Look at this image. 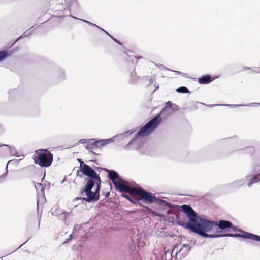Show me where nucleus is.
Masks as SVG:
<instances>
[{
  "label": "nucleus",
  "mask_w": 260,
  "mask_h": 260,
  "mask_svg": "<svg viewBox=\"0 0 260 260\" xmlns=\"http://www.w3.org/2000/svg\"><path fill=\"white\" fill-rule=\"evenodd\" d=\"M35 188L37 190L40 189L42 193L44 192V187L43 184L41 183H37V184L35 185Z\"/></svg>",
  "instance_id": "29"
},
{
  "label": "nucleus",
  "mask_w": 260,
  "mask_h": 260,
  "mask_svg": "<svg viewBox=\"0 0 260 260\" xmlns=\"http://www.w3.org/2000/svg\"><path fill=\"white\" fill-rule=\"evenodd\" d=\"M140 201L141 200H138L137 201L135 205H138L140 207H142L143 208H146L148 210H150L149 208H148L147 206H146L145 205H143L141 202H140Z\"/></svg>",
  "instance_id": "35"
},
{
  "label": "nucleus",
  "mask_w": 260,
  "mask_h": 260,
  "mask_svg": "<svg viewBox=\"0 0 260 260\" xmlns=\"http://www.w3.org/2000/svg\"><path fill=\"white\" fill-rule=\"evenodd\" d=\"M101 141V147H104L107 144L114 142L115 140V137H112L108 139H100Z\"/></svg>",
  "instance_id": "17"
},
{
  "label": "nucleus",
  "mask_w": 260,
  "mask_h": 260,
  "mask_svg": "<svg viewBox=\"0 0 260 260\" xmlns=\"http://www.w3.org/2000/svg\"><path fill=\"white\" fill-rule=\"evenodd\" d=\"M57 76L59 80L64 79L66 76L64 71L62 70H59L57 73Z\"/></svg>",
  "instance_id": "27"
},
{
  "label": "nucleus",
  "mask_w": 260,
  "mask_h": 260,
  "mask_svg": "<svg viewBox=\"0 0 260 260\" xmlns=\"http://www.w3.org/2000/svg\"><path fill=\"white\" fill-rule=\"evenodd\" d=\"M28 36V34H27V31L24 32L22 35H21L20 36H19L14 42H13L11 45L9 46L8 47V49L11 48L18 40L21 39L23 37H25Z\"/></svg>",
  "instance_id": "25"
},
{
  "label": "nucleus",
  "mask_w": 260,
  "mask_h": 260,
  "mask_svg": "<svg viewBox=\"0 0 260 260\" xmlns=\"http://www.w3.org/2000/svg\"><path fill=\"white\" fill-rule=\"evenodd\" d=\"M138 200L137 199L135 198V197H132L130 198V200L128 201H130L131 203L136 204L137 201Z\"/></svg>",
  "instance_id": "40"
},
{
  "label": "nucleus",
  "mask_w": 260,
  "mask_h": 260,
  "mask_svg": "<svg viewBox=\"0 0 260 260\" xmlns=\"http://www.w3.org/2000/svg\"><path fill=\"white\" fill-rule=\"evenodd\" d=\"M252 172L254 175H248L245 177L246 185L250 187L254 184L260 181V164L255 163L252 166Z\"/></svg>",
  "instance_id": "8"
},
{
  "label": "nucleus",
  "mask_w": 260,
  "mask_h": 260,
  "mask_svg": "<svg viewBox=\"0 0 260 260\" xmlns=\"http://www.w3.org/2000/svg\"><path fill=\"white\" fill-rule=\"evenodd\" d=\"M18 48H15L9 51H0V62L4 61L5 59L11 56L13 53L18 51Z\"/></svg>",
  "instance_id": "14"
},
{
  "label": "nucleus",
  "mask_w": 260,
  "mask_h": 260,
  "mask_svg": "<svg viewBox=\"0 0 260 260\" xmlns=\"http://www.w3.org/2000/svg\"><path fill=\"white\" fill-rule=\"evenodd\" d=\"M210 221L213 224L215 231L219 234L226 235V233L230 232L231 231L233 232L237 231V227L229 220L224 219L218 221L210 220Z\"/></svg>",
  "instance_id": "5"
},
{
  "label": "nucleus",
  "mask_w": 260,
  "mask_h": 260,
  "mask_svg": "<svg viewBox=\"0 0 260 260\" xmlns=\"http://www.w3.org/2000/svg\"><path fill=\"white\" fill-rule=\"evenodd\" d=\"M176 92L179 93H181V94L189 93H190V91L188 90V89L185 86H181V87H178L176 89Z\"/></svg>",
  "instance_id": "21"
},
{
  "label": "nucleus",
  "mask_w": 260,
  "mask_h": 260,
  "mask_svg": "<svg viewBox=\"0 0 260 260\" xmlns=\"http://www.w3.org/2000/svg\"><path fill=\"white\" fill-rule=\"evenodd\" d=\"M92 168L96 172H97L96 171H98L99 172L98 173L100 174V173L101 172V168L94 166V168Z\"/></svg>",
  "instance_id": "43"
},
{
  "label": "nucleus",
  "mask_w": 260,
  "mask_h": 260,
  "mask_svg": "<svg viewBox=\"0 0 260 260\" xmlns=\"http://www.w3.org/2000/svg\"><path fill=\"white\" fill-rule=\"evenodd\" d=\"M235 151H244L245 153L252 155L255 152V148L252 146H245V147L236 149Z\"/></svg>",
  "instance_id": "16"
},
{
  "label": "nucleus",
  "mask_w": 260,
  "mask_h": 260,
  "mask_svg": "<svg viewBox=\"0 0 260 260\" xmlns=\"http://www.w3.org/2000/svg\"><path fill=\"white\" fill-rule=\"evenodd\" d=\"M150 83H153V81H154V79L153 78H151L150 79Z\"/></svg>",
  "instance_id": "54"
},
{
  "label": "nucleus",
  "mask_w": 260,
  "mask_h": 260,
  "mask_svg": "<svg viewBox=\"0 0 260 260\" xmlns=\"http://www.w3.org/2000/svg\"><path fill=\"white\" fill-rule=\"evenodd\" d=\"M96 27L97 28H98L99 29L101 30L102 31L104 32L105 34H106V35H107L108 36V34H109V32H108L107 31H106L105 30H104V29L102 28L101 27H100V26H96Z\"/></svg>",
  "instance_id": "42"
},
{
  "label": "nucleus",
  "mask_w": 260,
  "mask_h": 260,
  "mask_svg": "<svg viewBox=\"0 0 260 260\" xmlns=\"http://www.w3.org/2000/svg\"><path fill=\"white\" fill-rule=\"evenodd\" d=\"M76 226H77V224H75L74 227L73 229L72 233H73V234H74V233L76 232Z\"/></svg>",
  "instance_id": "47"
},
{
  "label": "nucleus",
  "mask_w": 260,
  "mask_h": 260,
  "mask_svg": "<svg viewBox=\"0 0 260 260\" xmlns=\"http://www.w3.org/2000/svg\"><path fill=\"white\" fill-rule=\"evenodd\" d=\"M190 248V247L189 244H183L182 248L179 251V252H181L182 251H183L184 252L183 254H186V253L189 251Z\"/></svg>",
  "instance_id": "24"
},
{
  "label": "nucleus",
  "mask_w": 260,
  "mask_h": 260,
  "mask_svg": "<svg viewBox=\"0 0 260 260\" xmlns=\"http://www.w3.org/2000/svg\"><path fill=\"white\" fill-rule=\"evenodd\" d=\"M181 209L186 215L188 221L186 222L179 219L177 221L178 225L189 230L203 238H218L222 237V235L218 234L216 232L212 234H208V232H211L214 229L213 224L210 222L209 219L199 215L190 205H182Z\"/></svg>",
  "instance_id": "1"
},
{
  "label": "nucleus",
  "mask_w": 260,
  "mask_h": 260,
  "mask_svg": "<svg viewBox=\"0 0 260 260\" xmlns=\"http://www.w3.org/2000/svg\"><path fill=\"white\" fill-rule=\"evenodd\" d=\"M207 106H208V107H215V106H220V104H211V105H208Z\"/></svg>",
  "instance_id": "45"
},
{
  "label": "nucleus",
  "mask_w": 260,
  "mask_h": 260,
  "mask_svg": "<svg viewBox=\"0 0 260 260\" xmlns=\"http://www.w3.org/2000/svg\"><path fill=\"white\" fill-rule=\"evenodd\" d=\"M38 219H39L38 228L40 229V222L41 217L38 216Z\"/></svg>",
  "instance_id": "52"
},
{
  "label": "nucleus",
  "mask_w": 260,
  "mask_h": 260,
  "mask_svg": "<svg viewBox=\"0 0 260 260\" xmlns=\"http://www.w3.org/2000/svg\"><path fill=\"white\" fill-rule=\"evenodd\" d=\"M7 173H8V170H7V172L6 173V174H3V175H2V176H0V179H1L2 177H3V176H5V175H6Z\"/></svg>",
  "instance_id": "55"
},
{
  "label": "nucleus",
  "mask_w": 260,
  "mask_h": 260,
  "mask_svg": "<svg viewBox=\"0 0 260 260\" xmlns=\"http://www.w3.org/2000/svg\"><path fill=\"white\" fill-rule=\"evenodd\" d=\"M245 183H246V179L244 178L236 180L232 183L228 184L227 186L231 188L236 189L244 185Z\"/></svg>",
  "instance_id": "15"
},
{
  "label": "nucleus",
  "mask_w": 260,
  "mask_h": 260,
  "mask_svg": "<svg viewBox=\"0 0 260 260\" xmlns=\"http://www.w3.org/2000/svg\"><path fill=\"white\" fill-rule=\"evenodd\" d=\"M220 106H226V107H241V104H220Z\"/></svg>",
  "instance_id": "33"
},
{
  "label": "nucleus",
  "mask_w": 260,
  "mask_h": 260,
  "mask_svg": "<svg viewBox=\"0 0 260 260\" xmlns=\"http://www.w3.org/2000/svg\"><path fill=\"white\" fill-rule=\"evenodd\" d=\"M132 191V190L129 187L122 184V186H121V187L120 188L119 192H120L121 193L124 192L130 193Z\"/></svg>",
  "instance_id": "19"
},
{
  "label": "nucleus",
  "mask_w": 260,
  "mask_h": 260,
  "mask_svg": "<svg viewBox=\"0 0 260 260\" xmlns=\"http://www.w3.org/2000/svg\"><path fill=\"white\" fill-rule=\"evenodd\" d=\"M128 193L124 192V193H123L121 194L123 197H124L125 198H126V199L129 200H130V198H131V196L129 195Z\"/></svg>",
  "instance_id": "39"
},
{
  "label": "nucleus",
  "mask_w": 260,
  "mask_h": 260,
  "mask_svg": "<svg viewBox=\"0 0 260 260\" xmlns=\"http://www.w3.org/2000/svg\"><path fill=\"white\" fill-rule=\"evenodd\" d=\"M108 36L110 37L115 43H117L118 44L120 45H122L121 42H120L119 40H118L116 38H114L112 35L111 34H108Z\"/></svg>",
  "instance_id": "36"
},
{
  "label": "nucleus",
  "mask_w": 260,
  "mask_h": 260,
  "mask_svg": "<svg viewBox=\"0 0 260 260\" xmlns=\"http://www.w3.org/2000/svg\"><path fill=\"white\" fill-rule=\"evenodd\" d=\"M9 163V161H8L7 163V165H8Z\"/></svg>",
  "instance_id": "63"
},
{
  "label": "nucleus",
  "mask_w": 260,
  "mask_h": 260,
  "mask_svg": "<svg viewBox=\"0 0 260 260\" xmlns=\"http://www.w3.org/2000/svg\"><path fill=\"white\" fill-rule=\"evenodd\" d=\"M29 239H28L25 242H24V243H23L22 244H21L17 249H19V248H20L21 247H22L23 245H24L28 241Z\"/></svg>",
  "instance_id": "53"
},
{
  "label": "nucleus",
  "mask_w": 260,
  "mask_h": 260,
  "mask_svg": "<svg viewBox=\"0 0 260 260\" xmlns=\"http://www.w3.org/2000/svg\"><path fill=\"white\" fill-rule=\"evenodd\" d=\"M69 215L70 213L67 212H64L61 214V215L62 216V218L64 220L69 216Z\"/></svg>",
  "instance_id": "37"
},
{
  "label": "nucleus",
  "mask_w": 260,
  "mask_h": 260,
  "mask_svg": "<svg viewBox=\"0 0 260 260\" xmlns=\"http://www.w3.org/2000/svg\"><path fill=\"white\" fill-rule=\"evenodd\" d=\"M91 161L94 162L95 163H96L98 164V162L96 160H91Z\"/></svg>",
  "instance_id": "60"
},
{
  "label": "nucleus",
  "mask_w": 260,
  "mask_h": 260,
  "mask_svg": "<svg viewBox=\"0 0 260 260\" xmlns=\"http://www.w3.org/2000/svg\"><path fill=\"white\" fill-rule=\"evenodd\" d=\"M90 140L89 139H81L79 140L78 143H81V144H88L90 142Z\"/></svg>",
  "instance_id": "34"
},
{
  "label": "nucleus",
  "mask_w": 260,
  "mask_h": 260,
  "mask_svg": "<svg viewBox=\"0 0 260 260\" xmlns=\"http://www.w3.org/2000/svg\"><path fill=\"white\" fill-rule=\"evenodd\" d=\"M39 200H37V211H39V207H38V205H39Z\"/></svg>",
  "instance_id": "56"
},
{
  "label": "nucleus",
  "mask_w": 260,
  "mask_h": 260,
  "mask_svg": "<svg viewBox=\"0 0 260 260\" xmlns=\"http://www.w3.org/2000/svg\"><path fill=\"white\" fill-rule=\"evenodd\" d=\"M6 146L9 147V148H10V154L12 155L19 157V155L18 154V152H17L16 149H15V147H11L10 145Z\"/></svg>",
  "instance_id": "26"
},
{
  "label": "nucleus",
  "mask_w": 260,
  "mask_h": 260,
  "mask_svg": "<svg viewBox=\"0 0 260 260\" xmlns=\"http://www.w3.org/2000/svg\"><path fill=\"white\" fill-rule=\"evenodd\" d=\"M104 170L108 174V179L112 182L116 180L123 181V179L119 176L118 173L116 171L109 170L107 168L104 169Z\"/></svg>",
  "instance_id": "12"
},
{
  "label": "nucleus",
  "mask_w": 260,
  "mask_h": 260,
  "mask_svg": "<svg viewBox=\"0 0 260 260\" xmlns=\"http://www.w3.org/2000/svg\"><path fill=\"white\" fill-rule=\"evenodd\" d=\"M74 234H73V233H72L70 235L68 238L71 241L74 238Z\"/></svg>",
  "instance_id": "44"
},
{
  "label": "nucleus",
  "mask_w": 260,
  "mask_h": 260,
  "mask_svg": "<svg viewBox=\"0 0 260 260\" xmlns=\"http://www.w3.org/2000/svg\"><path fill=\"white\" fill-rule=\"evenodd\" d=\"M122 181H120L119 180H116V181H113L112 183L114 185V187L115 188V190L117 191H119L120 190V188L121 187V186H122V184L121 183ZM122 182H124V180H123V181Z\"/></svg>",
  "instance_id": "23"
},
{
  "label": "nucleus",
  "mask_w": 260,
  "mask_h": 260,
  "mask_svg": "<svg viewBox=\"0 0 260 260\" xmlns=\"http://www.w3.org/2000/svg\"><path fill=\"white\" fill-rule=\"evenodd\" d=\"M143 247V244L142 245H140V243L139 244H138V247L139 248L140 247Z\"/></svg>",
  "instance_id": "57"
},
{
  "label": "nucleus",
  "mask_w": 260,
  "mask_h": 260,
  "mask_svg": "<svg viewBox=\"0 0 260 260\" xmlns=\"http://www.w3.org/2000/svg\"><path fill=\"white\" fill-rule=\"evenodd\" d=\"M85 148L86 149H87L89 151H90L92 153V154H94V155H98V154H96L95 152H93L92 151V150L93 149V146L91 144L90 142L86 146H85Z\"/></svg>",
  "instance_id": "32"
},
{
  "label": "nucleus",
  "mask_w": 260,
  "mask_h": 260,
  "mask_svg": "<svg viewBox=\"0 0 260 260\" xmlns=\"http://www.w3.org/2000/svg\"><path fill=\"white\" fill-rule=\"evenodd\" d=\"M70 241H71V240L69 239V238H67L65 240V241L62 243V244H65L66 243H69Z\"/></svg>",
  "instance_id": "46"
},
{
  "label": "nucleus",
  "mask_w": 260,
  "mask_h": 260,
  "mask_svg": "<svg viewBox=\"0 0 260 260\" xmlns=\"http://www.w3.org/2000/svg\"><path fill=\"white\" fill-rule=\"evenodd\" d=\"M64 1L69 9L71 8H75L77 5L76 0H64Z\"/></svg>",
  "instance_id": "18"
},
{
  "label": "nucleus",
  "mask_w": 260,
  "mask_h": 260,
  "mask_svg": "<svg viewBox=\"0 0 260 260\" xmlns=\"http://www.w3.org/2000/svg\"><path fill=\"white\" fill-rule=\"evenodd\" d=\"M139 194L141 196L140 200L146 204L154 203L160 206L167 208H171L172 206L170 202L163 200L162 198L156 197L154 194L144 189L141 188L139 190Z\"/></svg>",
  "instance_id": "4"
},
{
  "label": "nucleus",
  "mask_w": 260,
  "mask_h": 260,
  "mask_svg": "<svg viewBox=\"0 0 260 260\" xmlns=\"http://www.w3.org/2000/svg\"><path fill=\"white\" fill-rule=\"evenodd\" d=\"M3 146H8V145H7V144H2V145H0V147H2Z\"/></svg>",
  "instance_id": "58"
},
{
  "label": "nucleus",
  "mask_w": 260,
  "mask_h": 260,
  "mask_svg": "<svg viewBox=\"0 0 260 260\" xmlns=\"http://www.w3.org/2000/svg\"><path fill=\"white\" fill-rule=\"evenodd\" d=\"M90 139V143L93 147H95L96 148L101 147V141H100V139L95 138Z\"/></svg>",
  "instance_id": "22"
},
{
  "label": "nucleus",
  "mask_w": 260,
  "mask_h": 260,
  "mask_svg": "<svg viewBox=\"0 0 260 260\" xmlns=\"http://www.w3.org/2000/svg\"><path fill=\"white\" fill-rule=\"evenodd\" d=\"M86 174V177L85 178V181L88 182L91 180L95 185V192L100 196V192L101 188L102 180L100 178V175L95 170H92L90 169L83 171Z\"/></svg>",
  "instance_id": "7"
},
{
  "label": "nucleus",
  "mask_w": 260,
  "mask_h": 260,
  "mask_svg": "<svg viewBox=\"0 0 260 260\" xmlns=\"http://www.w3.org/2000/svg\"><path fill=\"white\" fill-rule=\"evenodd\" d=\"M94 186V183L91 180L86 182L85 185L80 192L81 196H86V197H84L83 201L89 203H95L100 199V196L95 191H92Z\"/></svg>",
  "instance_id": "6"
},
{
  "label": "nucleus",
  "mask_w": 260,
  "mask_h": 260,
  "mask_svg": "<svg viewBox=\"0 0 260 260\" xmlns=\"http://www.w3.org/2000/svg\"><path fill=\"white\" fill-rule=\"evenodd\" d=\"M46 183H47V184H49V185H50V183H49V182H48L47 181H46Z\"/></svg>",
  "instance_id": "62"
},
{
  "label": "nucleus",
  "mask_w": 260,
  "mask_h": 260,
  "mask_svg": "<svg viewBox=\"0 0 260 260\" xmlns=\"http://www.w3.org/2000/svg\"><path fill=\"white\" fill-rule=\"evenodd\" d=\"M252 69H253V68H252L251 67H245L244 68V70H251L252 71Z\"/></svg>",
  "instance_id": "50"
},
{
  "label": "nucleus",
  "mask_w": 260,
  "mask_h": 260,
  "mask_svg": "<svg viewBox=\"0 0 260 260\" xmlns=\"http://www.w3.org/2000/svg\"><path fill=\"white\" fill-rule=\"evenodd\" d=\"M71 17H72L73 18L75 19H77V20H81L83 22H84V23H87L88 24H89V25L90 26H95L96 27V26H97V25L91 22H89L87 20H84V19H80V18H78L75 16H73L72 15L71 16Z\"/></svg>",
  "instance_id": "28"
},
{
  "label": "nucleus",
  "mask_w": 260,
  "mask_h": 260,
  "mask_svg": "<svg viewBox=\"0 0 260 260\" xmlns=\"http://www.w3.org/2000/svg\"><path fill=\"white\" fill-rule=\"evenodd\" d=\"M128 193L124 192V193H123L121 194L123 197H124L125 198H126V199L129 200H130V198H131V196L129 195Z\"/></svg>",
  "instance_id": "38"
},
{
  "label": "nucleus",
  "mask_w": 260,
  "mask_h": 260,
  "mask_svg": "<svg viewBox=\"0 0 260 260\" xmlns=\"http://www.w3.org/2000/svg\"><path fill=\"white\" fill-rule=\"evenodd\" d=\"M110 192H108L105 193H103V194H104L106 198H108L110 196Z\"/></svg>",
  "instance_id": "49"
},
{
  "label": "nucleus",
  "mask_w": 260,
  "mask_h": 260,
  "mask_svg": "<svg viewBox=\"0 0 260 260\" xmlns=\"http://www.w3.org/2000/svg\"><path fill=\"white\" fill-rule=\"evenodd\" d=\"M252 72L254 73H260V67L253 68Z\"/></svg>",
  "instance_id": "41"
},
{
  "label": "nucleus",
  "mask_w": 260,
  "mask_h": 260,
  "mask_svg": "<svg viewBox=\"0 0 260 260\" xmlns=\"http://www.w3.org/2000/svg\"><path fill=\"white\" fill-rule=\"evenodd\" d=\"M130 76L132 83H135L140 78V77L137 75L135 69L131 72Z\"/></svg>",
  "instance_id": "20"
},
{
  "label": "nucleus",
  "mask_w": 260,
  "mask_h": 260,
  "mask_svg": "<svg viewBox=\"0 0 260 260\" xmlns=\"http://www.w3.org/2000/svg\"><path fill=\"white\" fill-rule=\"evenodd\" d=\"M159 67L163 68L164 69H165L166 70L170 71H171V72H173L175 73L177 75H181V74H182V73L181 72H180V71H176V70H171V69H170L169 68H167V67H165L163 64H160Z\"/></svg>",
  "instance_id": "31"
},
{
  "label": "nucleus",
  "mask_w": 260,
  "mask_h": 260,
  "mask_svg": "<svg viewBox=\"0 0 260 260\" xmlns=\"http://www.w3.org/2000/svg\"><path fill=\"white\" fill-rule=\"evenodd\" d=\"M32 158L36 164L41 167H49L53 159V154L47 149H41L36 150Z\"/></svg>",
  "instance_id": "3"
},
{
  "label": "nucleus",
  "mask_w": 260,
  "mask_h": 260,
  "mask_svg": "<svg viewBox=\"0 0 260 260\" xmlns=\"http://www.w3.org/2000/svg\"><path fill=\"white\" fill-rule=\"evenodd\" d=\"M171 109L173 111L179 110L178 105L168 101L166 102L165 107L161 110L160 113L155 115L149 121L142 126L139 131L134 135L129 142L124 146V149L126 151H130L135 149L132 148L138 138L139 137H145L150 135L154 129L157 127L162 121L160 115L162 114L167 109Z\"/></svg>",
  "instance_id": "2"
},
{
  "label": "nucleus",
  "mask_w": 260,
  "mask_h": 260,
  "mask_svg": "<svg viewBox=\"0 0 260 260\" xmlns=\"http://www.w3.org/2000/svg\"><path fill=\"white\" fill-rule=\"evenodd\" d=\"M156 87V89L157 88H159V86L158 85L157 86H155Z\"/></svg>",
  "instance_id": "61"
},
{
  "label": "nucleus",
  "mask_w": 260,
  "mask_h": 260,
  "mask_svg": "<svg viewBox=\"0 0 260 260\" xmlns=\"http://www.w3.org/2000/svg\"><path fill=\"white\" fill-rule=\"evenodd\" d=\"M241 107H252L260 106V103L253 102L246 104H241Z\"/></svg>",
  "instance_id": "30"
},
{
  "label": "nucleus",
  "mask_w": 260,
  "mask_h": 260,
  "mask_svg": "<svg viewBox=\"0 0 260 260\" xmlns=\"http://www.w3.org/2000/svg\"><path fill=\"white\" fill-rule=\"evenodd\" d=\"M133 58L135 59H138V57H133ZM142 58V57H139V58Z\"/></svg>",
  "instance_id": "59"
},
{
  "label": "nucleus",
  "mask_w": 260,
  "mask_h": 260,
  "mask_svg": "<svg viewBox=\"0 0 260 260\" xmlns=\"http://www.w3.org/2000/svg\"><path fill=\"white\" fill-rule=\"evenodd\" d=\"M135 132L136 129H133L127 131L124 133L116 135L114 136V137H115V140L116 139L119 141L123 140L124 142H126L127 140L129 139L131 137L132 135Z\"/></svg>",
  "instance_id": "11"
},
{
  "label": "nucleus",
  "mask_w": 260,
  "mask_h": 260,
  "mask_svg": "<svg viewBox=\"0 0 260 260\" xmlns=\"http://www.w3.org/2000/svg\"><path fill=\"white\" fill-rule=\"evenodd\" d=\"M183 77H187V74L186 73H182V74H181Z\"/></svg>",
  "instance_id": "51"
},
{
  "label": "nucleus",
  "mask_w": 260,
  "mask_h": 260,
  "mask_svg": "<svg viewBox=\"0 0 260 260\" xmlns=\"http://www.w3.org/2000/svg\"><path fill=\"white\" fill-rule=\"evenodd\" d=\"M237 231H239L240 233L222 235V237H230L233 238H241L244 239H252L255 241L260 242V236L259 235H257L238 229Z\"/></svg>",
  "instance_id": "9"
},
{
  "label": "nucleus",
  "mask_w": 260,
  "mask_h": 260,
  "mask_svg": "<svg viewBox=\"0 0 260 260\" xmlns=\"http://www.w3.org/2000/svg\"><path fill=\"white\" fill-rule=\"evenodd\" d=\"M9 163V161H8L7 163V165H8Z\"/></svg>",
  "instance_id": "64"
},
{
  "label": "nucleus",
  "mask_w": 260,
  "mask_h": 260,
  "mask_svg": "<svg viewBox=\"0 0 260 260\" xmlns=\"http://www.w3.org/2000/svg\"><path fill=\"white\" fill-rule=\"evenodd\" d=\"M83 198H84V197H78L75 198V200H82L83 201H83Z\"/></svg>",
  "instance_id": "48"
},
{
  "label": "nucleus",
  "mask_w": 260,
  "mask_h": 260,
  "mask_svg": "<svg viewBox=\"0 0 260 260\" xmlns=\"http://www.w3.org/2000/svg\"><path fill=\"white\" fill-rule=\"evenodd\" d=\"M77 160L80 162V166L79 167V169L77 171V176L82 178L84 176H86V174L84 173L83 172L84 170H88L89 169H91L92 170H94L92 167L84 163L81 159L78 158Z\"/></svg>",
  "instance_id": "10"
},
{
  "label": "nucleus",
  "mask_w": 260,
  "mask_h": 260,
  "mask_svg": "<svg viewBox=\"0 0 260 260\" xmlns=\"http://www.w3.org/2000/svg\"><path fill=\"white\" fill-rule=\"evenodd\" d=\"M217 78H218V76H214L213 77L210 74H206L201 76L198 79V80L201 84H207Z\"/></svg>",
  "instance_id": "13"
}]
</instances>
